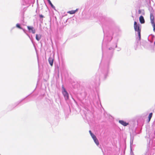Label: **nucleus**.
<instances>
[{
	"label": "nucleus",
	"instance_id": "nucleus-6",
	"mask_svg": "<svg viewBox=\"0 0 155 155\" xmlns=\"http://www.w3.org/2000/svg\"><path fill=\"white\" fill-rule=\"evenodd\" d=\"M53 58L51 57H49L48 59L49 63L51 66L53 65Z\"/></svg>",
	"mask_w": 155,
	"mask_h": 155
},
{
	"label": "nucleus",
	"instance_id": "nucleus-10",
	"mask_svg": "<svg viewBox=\"0 0 155 155\" xmlns=\"http://www.w3.org/2000/svg\"><path fill=\"white\" fill-rule=\"evenodd\" d=\"M153 113H150L148 116V122H149L152 117Z\"/></svg>",
	"mask_w": 155,
	"mask_h": 155
},
{
	"label": "nucleus",
	"instance_id": "nucleus-3",
	"mask_svg": "<svg viewBox=\"0 0 155 155\" xmlns=\"http://www.w3.org/2000/svg\"><path fill=\"white\" fill-rule=\"evenodd\" d=\"M134 27L135 31L137 32L141 31V29L140 28L139 25H137L136 21H134Z\"/></svg>",
	"mask_w": 155,
	"mask_h": 155
},
{
	"label": "nucleus",
	"instance_id": "nucleus-15",
	"mask_svg": "<svg viewBox=\"0 0 155 155\" xmlns=\"http://www.w3.org/2000/svg\"><path fill=\"white\" fill-rule=\"evenodd\" d=\"M39 16L41 18H43L44 17V16L42 15H39Z\"/></svg>",
	"mask_w": 155,
	"mask_h": 155
},
{
	"label": "nucleus",
	"instance_id": "nucleus-21",
	"mask_svg": "<svg viewBox=\"0 0 155 155\" xmlns=\"http://www.w3.org/2000/svg\"><path fill=\"white\" fill-rule=\"evenodd\" d=\"M154 44L155 45V41L154 42Z\"/></svg>",
	"mask_w": 155,
	"mask_h": 155
},
{
	"label": "nucleus",
	"instance_id": "nucleus-1",
	"mask_svg": "<svg viewBox=\"0 0 155 155\" xmlns=\"http://www.w3.org/2000/svg\"><path fill=\"white\" fill-rule=\"evenodd\" d=\"M62 93L63 94L64 97L66 100H68L69 99V96L68 93L66 89L64 87V86L62 85Z\"/></svg>",
	"mask_w": 155,
	"mask_h": 155
},
{
	"label": "nucleus",
	"instance_id": "nucleus-2",
	"mask_svg": "<svg viewBox=\"0 0 155 155\" xmlns=\"http://www.w3.org/2000/svg\"><path fill=\"white\" fill-rule=\"evenodd\" d=\"M154 17L153 13H151L150 14V19L151 23L153 28V30L154 31L155 30V23L154 21Z\"/></svg>",
	"mask_w": 155,
	"mask_h": 155
},
{
	"label": "nucleus",
	"instance_id": "nucleus-13",
	"mask_svg": "<svg viewBox=\"0 0 155 155\" xmlns=\"http://www.w3.org/2000/svg\"><path fill=\"white\" fill-rule=\"evenodd\" d=\"M16 27L20 29H22V28L20 26V24H16Z\"/></svg>",
	"mask_w": 155,
	"mask_h": 155
},
{
	"label": "nucleus",
	"instance_id": "nucleus-11",
	"mask_svg": "<svg viewBox=\"0 0 155 155\" xmlns=\"http://www.w3.org/2000/svg\"><path fill=\"white\" fill-rule=\"evenodd\" d=\"M47 1H48L49 3L51 5L52 7L53 8H54V7L53 5L52 4V3H51L50 0H47Z\"/></svg>",
	"mask_w": 155,
	"mask_h": 155
},
{
	"label": "nucleus",
	"instance_id": "nucleus-19",
	"mask_svg": "<svg viewBox=\"0 0 155 155\" xmlns=\"http://www.w3.org/2000/svg\"><path fill=\"white\" fill-rule=\"evenodd\" d=\"M89 132L90 134V135H91V134H92L93 133L91 132V130H89Z\"/></svg>",
	"mask_w": 155,
	"mask_h": 155
},
{
	"label": "nucleus",
	"instance_id": "nucleus-12",
	"mask_svg": "<svg viewBox=\"0 0 155 155\" xmlns=\"http://www.w3.org/2000/svg\"><path fill=\"white\" fill-rule=\"evenodd\" d=\"M94 142L95 143L97 144V145H98L99 144V141L97 139L95 140H94Z\"/></svg>",
	"mask_w": 155,
	"mask_h": 155
},
{
	"label": "nucleus",
	"instance_id": "nucleus-4",
	"mask_svg": "<svg viewBox=\"0 0 155 155\" xmlns=\"http://www.w3.org/2000/svg\"><path fill=\"white\" fill-rule=\"evenodd\" d=\"M27 28L29 31H30L32 32V33L35 34V30L32 27L28 26Z\"/></svg>",
	"mask_w": 155,
	"mask_h": 155
},
{
	"label": "nucleus",
	"instance_id": "nucleus-18",
	"mask_svg": "<svg viewBox=\"0 0 155 155\" xmlns=\"http://www.w3.org/2000/svg\"><path fill=\"white\" fill-rule=\"evenodd\" d=\"M92 138L94 140H96V139H97V138H96V136L94 137H92Z\"/></svg>",
	"mask_w": 155,
	"mask_h": 155
},
{
	"label": "nucleus",
	"instance_id": "nucleus-16",
	"mask_svg": "<svg viewBox=\"0 0 155 155\" xmlns=\"http://www.w3.org/2000/svg\"><path fill=\"white\" fill-rule=\"evenodd\" d=\"M91 136L92 137H95V136L94 134H91Z\"/></svg>",
	"mask_w": 155,
	"mask_h": 155
},
{
	"label": "nucleus",
	"instance_id": "nucleus-5",
	"mask_svg": "<svg viewBox=\"0 0 155 155\" xmlns=\"http://www.w3.org/2000/svg\"><path fill=\"white\" fill-rule=\"evenodd\" d=\"M119 123H120L122 125H123L125 126L128 125L129 123H126L123 120H120L119 121Z\"/></svg>",
	"mask_w": 155,
	"mask_h": 155
},
{
	"label": "nucleus",
	"instance_id": "nucleus-14",
	"mask_svg": "<svg viewBox=\"0 0 155 155\" xmlns=\"http://www.w3.org/2000/svg\"><path fill=\"white\" fill-rule=\"evenodd\" d=\"M138 34L139 39H140L141 38L140 31H139V32H138Z\"/></svg>",
	"mask_w": 155,
	"mask_h": 155
},
{
	"label": "nucleus",
	"instance_id": "nucleus-20",
	"mask_svg": "<svg viewBox=\"0 0 155 155\" xmlns=\"http://www.w3.org/2000/svg\"><path fill=\"white\" fill-rule=\"evenodd\" d=\"M138 12H139V13L140 14L141 13V11L140 10H139L138 11Z\"/></svg>",
	"mask_w": 155,
	"mask_h": 155
},
{
	"label": "nucleus",
	"instance_id": "nucleus-8",
	"mask_svg": "<svg viewBox=\"0 0 155 155\" xmlns=\"http://www.w3.org/2000/svg\"><path fill=\"white\" fill-rule=\"evenodd\" d=\"M78 10V9H76V10H72L70 11H68V13L70 14H73L75 13Z\"/></svg>",
	"mask_w": 155,
	"mask_h": 155
},
{
	"label": "nucleus",
	"instance_id": "nucleus-9",
	"mask_svg": "<svg viewBox=\"0 0 155 155\" xmlns=\"http://www.w3.org/2000/svg\"><path fill=\"white\" fill-rule=\"evenodd\" d=\"M41 35H38L37 34L36 35V39L38 41H39L41 39Z\"/></svg>",
	"mask_w": 155,
	"mask_h": 155
},
{
	"label": "nucleus",
	"instance_id": "nucleus-7",
	"mask_svg": "<svg viewBox=\"0 0 155 155\" xmlns=\"http://www.w3.org/2000/svg\"><path fill=\"white\" fill-rule=\"evenodd\" d=\"M140 21L141 24H143L145 23V20L143 17L142 16H141L139 17Z\"/></svg>",
	"mask_w": 155,
	"mask_h": 155
},
{
	"label": "nucleus",
	"instance_id": "nucleus-17",
	"mask_svg": "<svg viewBox=\"0 0 155 155\" xmlns=\"http://www.w3.org/2000/svg\"><path fill=\"white\" fill-rule=\"evenodd\" d=\"M92 138L94 140H96V139H97V138H96V136L94 137H92Z\"/></svg>",
	"mask_w": 155,
	"mask_h": 155
}]
</instances>
